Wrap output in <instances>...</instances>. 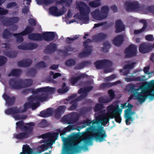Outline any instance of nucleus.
<instances>
[{
	"label": "nucleus",
	"mask_w": 154,
	"mask_h": 154,
	"mask_svg": "<svg viewBox=\"0 0 154 154\" xmlns=\"http://www.w3.org/2000/svg\"><path fill=\"white\" fill-rule=\"evenodd\" d=\"M97 115V114H95V117ZM95 120L96 118L93 121L87 119L83 121L82 127V128H84L87 126H90L86 128V131L91 135V137H88L83 138L82 141L85 144H88L90 142L91 138L100 142L106 141V138L107 137V135L106 131L103 129V127L97 125L96 124H93L94 122L95 121Z\"/></svg>",
	"instance_id": "1"
},
{
	"label": "nucleus",
	"mask_w": 154,
	"mask_h": 154,
	"mask_svg": "<svg viewBox=\"0 0 154 154\" xmlns=\"http://www.w3.org/2000/svg\"><path fill=\"white\" fill-rule=\"evenodd\" d=\"M151 81L150 85L152 86ZM128 91L133 93L129 98V100L132 99L138 100L140 103L144 102L148 97L153 98L154 97V89L149 90L144 86H139L138 84H130L127 86Z\"/></svg>",
	"instance_id": "2"
},
{
	"label": "nucleus",
	"mask_w": 154,
	"mask_h": 154,
	"mask_svg": "<svg viewBox=\"0 0 154 154\" xmlns=\"http://www.w3.org/2000/svg\"><path fill=\"white\" fill-rule=\"evenodd\" d=\"M79 136L78 134L75 133L70 137L69 141L66 139V141L64 144L63 154H74L75 152H79L82 149L88 150V148L86 145L80 146L79 143L76 141Z\"/></svg>",
	"instance_id": "3"
},
{
	"label": "nucleus",
	"mask_w": 154,
	"mask_h": 154,
	"mask_svg": "<svg viewBox=\"0 0 154 154\" xmlns=\"http://www.w3.org/2000/svg\"><path fill=\"white\" fill-rule=\"evenodd\" d=\"M77 8L79 11L80 16L79 19L85 24L88 23L89 21V14L91 12L90 8L86 3L80 2L77 4Z\"/></svg>",
	"instance_id": "4"
},
{
	"label": "nucleus",
	"mask_w": 154,
	"mask_h": 154,
	"mask_svg": "<svg viewBox=\"0 0 154 154\" xmlns=\"http://www.w3.org/2000/svg\"><path fill=\"white\" fill-rule=\"evenodd\" d=\"M109 11V8L108 6L105 5L101 7L100 11L99 9H96L92 11L91 14L95 19L101 20L107 17Z\"/></svg>",
	"instance_id": "5"
},
{
	"label": "nucleus",
	"mask_w": 154,
	"mask_h": 154,
	"mask_svg": "<svg viewBox=\"0 0 154 154\" xmlns=\"http://www.w3.org/2000/svg\"><path fill=\"white\" fill-rule=\"evenodd\" d=\"M79 118V115L76 112H73L64 116L61 122L64 123L70 124L76 122Z\"/></svg>",
	"instance_id": "6"
},
{
	"label": "nucleus",
	"mask_w": 154,
	"mask_h": 154,
	"mask_svg": "<svg viewBox=\"0 0 154 154\" xmlns=\"http://www.w3.org/2000/svg\"><path fill=\"white\" fill-rule=\"evenodd\" d=\"M107 113H106L107 115L110 116V118L113 119L115 118V116L118 113H121L122 109H120L118 105L111 104L108 106L107 107Z\"/></svg>",
	"instance_id": "7"
},
{
	"label": "nucleus",
	"mask_w": 154,
	"mask_h": 154,
	"mask_svg": "<svg viewBox=\"0 0 154 154\" xmlns=\"http://www.w3.org/2000/svg\"><path fill=\"white\" fill-rule=\"evenodd\" d=\"M92 41L90 38H88L83 42V46L84 47V51L79 54V56L81 57H84L90 55L92 53V46L88 45V43L92 42Z\"/></svg>",
	"instance_id": "8"
},
{
	"label": "nucleus",
	"mask_w": 154,
	"mask_h": 154,
	"mask_svg": "<svg viewBox=\"0 0 154 154\" xmlns=\"http://www.w3.org/2000/svg\"><path fill=\"white\" fill-rule=\"evenodd\" d=\"M96 116L95 121L94 122L93 124H96L97 125L101 126L100 125L102 124L103 125H105L109 122L110 116L107 115L106 114H97Z\"/></svg>",
	"instance_id": "9"
},
{
	"label": "nucleus",
	"mask_w": 154,
	"mask_h": 154,
	"mask_svg": "<svg viewBox=\"0 0 154 154\" xmlns=\"http://www.w3.org/2000/svg\"><path fill=\"white\" fill-rule=\"evenodd\" d=\"M58 136V133L57 132H48L41 135L40 137L43 139L48 138L46 143L47 144H52Z\"/></svg>",
	"instance_id": "10"
},
{
	"label": "nucleus",
	"mask_w": 154,
	"mask_h": 154,
	"mask_svg": "<svg viewBox=\"0 0 154 154\" xmlns=\"http://www.w3.org/2000/svg\"><path fill=\"white\" fill-rule=\"evenodd\" d=\"M26 125H24V123L23 121H20L16 123L17 128L20 129L23 128L25 131L32 132L33 131V127L35 125L34 122H30L25 124Z\"/></svg>",
	"instance_id": "11"
},
{
	"label": "nucleus",
	"mask_w": 154,
	"mask_h": 154,
	"mask_svg": "<svg viewBox=\"0 0 154 154\" xmlns=\"http://www.w3.org/2000/svg\"><path fill=\"white\" fill-rule=\"evenodd\" d=\"M22 79L15 78L10 79L9 84L11 89L18 90L23 88L21 83Z\"/></svg>",
	"instance_id": "12"
},
{
	"label": "nucleus",
	"mask_w": 154,
	"mask_h": 154,
	"mask_svg": "<svg viewBox=\"0 0 154 154\" xmlns=\"http://www.w3.org/2000/svg\"><path fill=\"white\" fill-rule=\"evenodd\" d=\"M137 52L136 46L134 44H131L127 48L125 51V57L131 58L135 56Z\"/></svg>",
	"instance_id": "13"
},
{
	"label": "nucleus",
	"mask_w": 154,
	"mask_h": 154,
	"mask_svg": "<svg viewBox=\"0 0 154 154\" xmlns=\"http://www.w3.org/2000/svg\"><path fill=\"white\" fill-rule=\"evenodd\" d=\"M138 2L137 1L133 2L126 1L125 5L126 7V10L127 11L131 12L133 11H137L139 6Z\"/></svg>",
	"instance_id": "14"
},
{
	"label": "nucleus",
	"mask_w": 154,
	"mask_h": 154,
	"mask_svg": "<svg viewBox=\"0 0 154 154\" xmlns=\"http://www.w3.org/2000/svg\"><path fill=\"white\" fill-rule=\"evenodd\" d=\"M94 65L96 68L98 69L109 67L111 65L112 63L109 60L103 59L97 61L94 63Z\"/></svg>",
	"instance_id": "15"
},
{
	"label": "nucleus",
	"mask_w": 154,
	"mask_h": 154,
	"mask_svg": "<svg viewBox=\"0 0 154 154\" xmlns=\"http://www.w3.org/2000/svg\"><path fill=\"white\" fill-rule=\"evenodd\" d=\"M81 97L79 96L74 99L69 101H67L66 102H65V104L69 103L71 105L68 108L69 110L71 111L74 110L77 108L78 105V101L83 100Z\"/></svg>",
	"instance_id": "16"
},
{
	"label": "nucleus",
	"mask_w": 154,
	"mask_h": 154,
	"mask_svg": "<svg viewBox=\"0 0 154 154\" xmlns=\"http://www.w3.org/2000/svg\"><path fill=\"white\" fill-rule=\"evenodd\" d=\"M57 49V45L53 43H50L45 47L44 52L47 54H51L56 51Z\"/></svg>",
	"instance_id": "17"
},
{
	"label": "nucleus",
	"mask_w": 154,
	"mask_h": 154,
	"mask_svg": "<svg viewBox=\"0 0 154 154\" xmlns=\"http://www.w3.org/2000/svg\"><path fill=\"white\" fill-rule=\"evenodd\" d=\"M93 87L92 86H89L84 88H81L78 90V93L79 94H82L79 96L82 98L83 99H84L87 95V93L91 91L93 89Z\"/></svg>",
	"instance_id": "18"
},
{
	"label": "nucleus",
	"mask_w": 154,
	"mask_h": 154,
	"mask_svg": "<svg viewBox=\"0 0 154 154\" xmlns=\"http://www.w3.org/2000/svg\"><path fill=\"white\" fill-rule=\"evenodd\" d=\"M108 35L106 34L103 32H100L92 36L93 41L96 42H98L103 41L106 39Z\"/></svg>",
	"instance_id": "19"
},
{
	"label": "nucleus",
	"mask_w": 154,
	"mask_h": 154,
	"mask_svg": "<svg viewBox=\"0 0 154 154\" xmlns=\"http://www.w3.org/2000/svg\"><path fill=\"white\" fill-rule=\"evenodd\" d=\"M115 28L116 33H119L125 30V25L121 20H116Z\"/></svg>",
	"instance_id": "20"
},
{
	"label": "nucleus",
	"mask_w": 154,
	"mask_h": 154,
	"mask_svg": "<svg viewBox=\"0 0 154 154\" xmlns=\"http://www.w3.org/2000/svg\"><path fill=\"white\" fill-rule=\"evenodd\" d=\"M43 39L46 41L49 42L53 40L55 37V34L54 32H43Z\"/></svg>",
	"instance_id": "21"
},
{
	"label": "nucleus",
	"mask_w": 154,
	"mask_h": 154,
	"mask_svg": "<svg viewBox=\"0 0 154 154\" xmlns=\"http://www.w3.org/2000/svg\"><path fill=\"white\" fill-rule=\"evenodd\" d=\"M28 38L31 40L37 41H42L43 40L42 34L38 33H31L28 35Z\"/></svg>",
	"instance_id": "22"
},
{
	"label": "nucleus",
	"mask_w": 154,
	"mask_h": 154,
	"mask_svg": "<svg viewBox=\"0 0 154 154\" xmlns=\"http://www.w3.org/2000/svg\"><path fill=\"white\" fill-rule=\"evenodd\" d=\"M41 1L45 5H47L51 4H52L55 2L56 5H61L63 4L66 3L68 4V2H66V0H41Z\"/></svg>",
	"instance_id": "23"
},
{
	"label": "nucleus",
	"mask_w": 154,
	"mask_h": 154,
	"mask_svg": "<svg viewBox=\"0 0 154 154\" xmlns=\"http://www.w3.org/2000/svg\"><path fill=\"white\" fill-rule=\"evenodd\" d=\"M66 106H59L57 109H55L54 112L55 113V117L56 118L60 117L61 114L63 113L66 109Z\"/></svg>",
	"instance_id": "24"
},
{
	"label": "nucleus",
	"mask_w": 154,
	"mask_h": 154,
	"mask_svg": "<svg viewBox=\"0 0 154 154\" xmlns=\"http://www.w3.org/2000/svg\"><path fill=\"white\" fill-rule=\"evenodd\" d=\"M55 88L50 87L49 86L37 88V92H44L50 94L54 93L55 91Z\"/></svg>",
	"instance_id": "25"
},
{
	"label": "nucleus",
	"mask_w": 154,
	"mask_h": 154,
	"mask_svg": "<svg viewBox=\"0 0 154 154\" xmlns=\"http://www.w3.org/2000/svg\"><path fill=\"white\" fill-rule=\"evenodd\" d=\"M20 112H21V107L18 108L17 106L12 107L5 111V113L7 115L16 114Z\"/></svg>",
	"instance_id": "26"
},
{
	"label": "nucleus",
	"mask_w": 154,
	"mask_h": 154,
	"mask_svg": "<svg viewBox=\"0 0 154 154\" xmlns=\"http://www.w3.org/2000/svg\"><path fill=\"white\" fill-rule=\"evenodd\" d=\"M32 63V60L29 59H26L19 61L17 65L20 67H26L30 66Z\"/></svg>",
	"instance_id": "27"
},
{
	"label": "nucleus",
	"mask_w": 154,
	"mask_h": 154,
	"mask_svg": "<svg viewBox=\"0 0 154 154\" xmlns=\"http://www.w3.org/2000/svg\"><path fill=\"white\" fill-rule=\"evenodd\" d=\"M3 97L5 100L6 103L8 106H12L14 103L15 98L13 96L12 97H10L6 94H4L3 95Z\"/></svg>",
	"instance_id": "28"
},
{
	"label": "nucleus",
	"mask_w": 154,
	"mask_h": 154,
	"mask_svg": "<svg viewBox=\"0 0 154 154\" xmlns=\"http://www.w3.org/2000/svg\"><path fill=\"white\" fill-rule=\"evenodd\" d=\"M31 132L29 131L24 132L20 133L18 134H14V137L15 138L23 140L24 138H28L29 136V134Z\"/></svg>",
	"instance_id": "29"
},
{
	"label": "nucleus",
	"mask_w": 154,
	"mask_h": 154,
	"mask_svg": "<svg viewBox=\"0 0 154 154\" xmlns=\"http://www.w3.org/2000/svg\"><path fill=\"white\" fill-rule=\"evenodd\" d=\"M139 51L142 53H146L150 51L149 46L145 43L141 44L139 47Z\"/></svg>",
	"instance_id": "30"
},
{
	"label": "nucleus",
	"mask_w": 154,
	"mask_h": 154,
	"mask_svg": "<svg viewBox=\"0 0 154 154\" xmlns=\"http://www.w3.org/2000/svg\"><path fill=\"white\" fill-rule=\"evenodd\" d=\"M124 37L122 35H120L115 37L113 40V44L117 46H120L123 43Z\"/></svg>",
	"instance_id": "31"
},
{
	"label": "nucleus",
	"mask_w": 154,
	"mask_h": 154,
	"mask_svg": "<svg viewBox=\"0 0 154 154\" xmlns=\"http://www.w3.org/2000/svg\"><path fill=\"white\" fill-rule=\"evenodd\" d=\"M52 112V109L49 108L47 109L46 110H43L41 111L38 115L43 118H47L51 116Z\"/></svg>",
	"instance_id": "32"
},
{
	"label": "nucleus",
	"mask_w": 154,
	"mask_h": 154,
	"mask_svg": "<svg viewBox=\"0 0 154 154\" xmlns=\"http://www.w3.org/2000/svg\"><path fill=\"white\" fill-rule=\"evenodd\" d=\"M22 70L19 69H12L11 71L8 73V76L9 77L19 76L22 72Z\"/></svg>",
	"instance_id": "33"
},
{
	"label": "nucleus",
	"mask_w": 154,
	"mask_h": 154,
	"mask_svg": "<svg viewBox=\"0 0 154 154\" xmlns=\"http://www.w3.org/2000/svg\"><path fill=\"white\" fill-rule=\"evenodd\" d=\"M13 34L12 33L8 28L5 29L2 33V36L5 39H9L13 35Z\"/></svg>",
	"instance_id": "34"
},
{
	"label": "nucleus",
	"mask_w": 154,
	"mask_h": 154,
	"mask_svg": "<svg viewBox=\"0 0 154 154\" xmlns=\"http://www.w3.org/2000/svg\"><path fill=\"white\" fill-rule=\"evenodd\" d=\"M4 54L9 58H14L17 56V53L15 51H9L4 52Z\"/></svg>",
	"instance_id": "35"
},
{
	"label": "nucleus",
	"mask_w": 154,
	"mask_h": 154,
	"mask_svg": "<svg viewBox=\"0 0 154 154\" xmlns=\"http://www.w3.org/2000/svg\"><path fill=\"white\" fill-rule=\"evenodd\" d=\"M35 99V97H31L29 98V101L30 104V108H32V109H36L38 106V103H33L34 100Z\"/></svg>",
	"instance_id": "36"
},
{
	"label": "nucleus",
	"mask_w": 154,
	"mask_h": 154,
	"mask_svg": "<svg viewBox=\"0 0 154 154\" xmlns=\"http://www.w3.org/2000/svg\"><path fill=\"white\" fill-rule=\"evenodd\" d=\"M34 28L33 27L31 26H27L25 28V29L22 31L21 32L22 34H23L24 36L29 35L34 30Z\"/></svg>",
	"instance_id": "37"
},
{
	"label": "nucleus",
	"mask_w": 154,
	"mask_h": 154,
	"mask_svg": "<svg viewBox=\"0 0 154 154\" xmlns=\"http://www.w3.org/2000/svg\"><path fill=\"white\" fill-rule=\"evenodd\" d=\"M22 81L23 88L29 87L32 84V80L31 79H26L24 80H22Z\"/></svg>",
	"instance_id": "38"
},
{
	"label": "nucleus",
	"mask_w": 154,
	"mask_h": 154,
	"mask_svg": "<svg viewBox=\"0 0 154 154\" xmlns=\"http://www.w3.org/2000/svg\"><path fill=\"white\" fill-rule=\"evenodd\" d=\"M50 12L54 16L58 17V9L56 6H53L50 7L49 9Z\"/></svg>",
	"instance_id": "39"
},
{
	"label": "nucleus",
	"mask_w": 154,
	"mask_h": 154,
	"mask_svg": "<svg viewBox=\"0 0 154 154\" xmlns=\"http://www.w3.org/2000/svg\"><path fill=\"white\" fill-rule=\"evenodd\" d=\"M21 33V32H20L18 33H13V34L16 38V41L17 42L21 43L23 41L24 39L22 36L24 35Z\"/></svg>",
	"instance_id": "40"
},
{
	"label": "nucleus",
	"mask_w": 154,
	"mask_h": 154,
	"mask_svg": "<svg viewBox=\"0 0 154 154\" xmlns=\"http://www.w3.org/2000/svg\"><path fill=\"white\" fill-rule=\"evenodd\" d=\"M91 109L89 107H84L80 109V114L81 116H84L86 115V114L89 112Z\"/></svg>",
	"instance_id": "41"
},
{
	"label": "nucleus",
	"mask_w": 154,
	"mask_h": 154,
	"mask_svg": "<svg viewBox=\"0 0 154 154\" xmlns=\"http://www.w3.org/2000/svg\"><path fill=\"white\" fill-rule=\"evenodd\" d=\"M89 5L92 8L99 7L101 5V3L98 1H92L89 2Z\"/></svg>",
	"instance_id": "42"
},
{
	"label": "nucleus",
	"mask_w": 154,
	"mask_h": 154,
	"mask_svg": "<svg viewBox=\"0 0 154 154\" xmlns=\"http://www.w3.org/2000/svg\"><path fill=\"white\" fill-rule=\"evenodd\" d=\"M125 81L128 82H129L134 81H142L144 80V79L141 78V76L137 77H134V76L132 78L126 77L125 79Z\"/></svg>",
	"instance_id": "43"
},
{
	"label": "nucleus",
	"mask_w": 154,
	"mask_h": 154,
	"mask_svg": "<svg viewBox=\"0 0 154 154\" xmlns=\"http://www.w3.org/2000/svg\"><path fill=\"white\" fill-rule=\"evenodd\" d=\"M125 122L126 125H128L130 124L131 122L129 121H133V119L130 115V113L125 112Z\"/></svg>",
	"instance_id": "44"
},
{
	"label": "nucleus",
	"mask_w": 154,
	"mask_h": 154,
	"mask_svg": "<svg viewBox=\"0 0 154 154\" xmlns=\"http://www.w3.org/2000/svg\"><path fill=\"white\" fill-rule=\"evenodd\" d=\"M27 50H32L36 49L38 46V45L36 43H27Z\"/></svg>",
	"instance_id": "45"
},
{
	"label": "nucleus",
	"mask_w": 154,
	"mask_h": 154,
	"mask_svg": "<svg viewBox=\"0 0 154 154\" xmlns=\"http://www.w3.org/2000/svg\"><path fill=\"white\" fill-rule=\"evenodd\" d=\"M103 45L104 47L102 48V51L104 52H107L111 47V44L108 41H106L103 43Z\"/></svg>",
	"instance_id": "46"
},
{
	"label": "nucleus",
	"mask_w": 154,
	"mask_h": 154,
	"mask_svg": "<svg viewBox=\"0 0 154 154\" xmlns=\"http://www.w3.org/2000/svg\"><path fill=\"white\" fill-rule=\"evenodd\" d=\"M37 89L35 90H34L32 88L26 89L25 90H23L22 91V93L25 94H27L31 92H32L33 94H36L38 93V92H37Z\"/></svg>",
	"instance_id": "47"
},
{
	"label": "nucleus",
	"mask_w": 154,
	"mask_h": 154,
	"mask_svg": "<svg viewBox=\"0 0 154 154\" xmlns=\"http://www.w3.org/2000/svg\"><path fill=\"white\" fill-rule=\"evenodd\" d=\"M76 62L75 60L70 58L67 60L65 62V64L67 66H70L75 65Z\"/></svg>",
	"instance_id": "48"
},
{
	"label": "nucleus",
	"mask_w": 154,
	"mask_h": 154,
	"mask_svg": "<svg viewBox=\"0 0 154 154\" xmlns=\"http://www.w3.org/2000/svg\"><path fill=\"white\" fill-rule=\"evenodd\" d=\"M149 6L143 4H139L138 11H148V7Z\"/></svg>",
	"instance_id": "49"
},
{
	"label": "nucleus",
	"mask_w": 154,
	"mask_h": 154,
	"mask_svg": "<svg viewBox=\"0 0 154 154\" xmlns=\"http://www.w3.org/2000/svg\"><path fill=\"white\" fill-rule=\"evenodd\" d=\"M35 66L37 68H42L46 67L47 66L44 61H41L36 63Z\"/></svg>",
	"instance_id": "50"
},
{
	"label": "nucleus",
	"mask_w": 154,
	"mask_h": 154,
	"mask_svg": "<svg viewBox=\"0 0 154 154\" xmlns=\"http://www.w3.org/2000/svg\"><path fill=\"white\" fill-rule=\"evenodd\" d=\"M79 37L77 35H75L72 38H70L68 37L66 38L65 42L68 44L72 43V42L75 40L78 39Z\"/></svg>",
	"instance_id": "51"
},
{
	"label": "nucleus",
	"mask_w": 154,
	"mask_h": 154,
	"mask_svg": "<svg viewBox=\"0 0 154 154\" xmlns=\"http://www.w3.org/2000/svg\"><path fill=\"white\" fill-rule=\"evenodd\" d=\"M48 95H45L44 96H39L35 97L37 100L41 102H43L46 100L48 99Z\"/></svg>",
	"instance_id": "52"
},
{
	"label": "nucleus",
	"mask_w": 154,
	"mask_h": 154,
	"mask_svg": "<svg viewBox=\"0 0 154 154\" xmlns=\"http://www.w3.org/2000/svg\"><path fill=\"white\" fill-rule=\"evenodd\" d=\"M37 72L36 69L33 68L30 69L27 72V74L31 77H34Z\"/></svg>",
	"instance_id": "53"
},
{
	"label": "nucleus",
	"mask_w": 154,
	"mask_h": 154,
	"mask_svg": "<svg viewBox=\"0 0 154 154\" xmlns=\"http://www.w3.org/2000/svg\"><path fill=\"white\" fill-rule=\"evenodd\" d=\"M98 101L102 104L107 103L110 101L108 97L106 98L103 97H100L98 99Z\"/></svg>",
	"instance_id": "54"
},
{
	"label": "nucleus",
	"mask_w": 154,
	"mask_h": 154,
	"mask_svg": "<svg viewBox=\"0 0 154 154\" xmlns=\"http://www.w3.org/2000/svg\"><path fill=\"white\" fill-rule=\"evenodd\" d=\"M7 60V58L3 56L0 55V66L5 64Z\"/></svg>",
	"instance_id": "55"
},
{
	"label": "nucleus",
	"mask_w": 154,
	"mask_h": 154,
	"mask_svg": "<svg viewBox=\"0 0 154 154\" xmlns=\"http://www.w3.org/2000/svg\"><path fill=\"white\" fill-rule=\"evenodd\" d=\"M19 17H13L10 18L8 22L10 23H16L19 21Z\"/></svg>",
	"instance_id": "56"
},
{
	"label": "nucleus",
	"mask_w": 154,
	"mask_h": 154,
	"mask_svg": "<svg viewBox=\"0 0 154 154\" xmlns=\"http://www.w3.org/2000/svg\"><path fill=\"white\" fill-rule=\"evenodd\" d=\"M21 107V113L24 112L27 110L29 108H30V104L29 101L28 103H25L23 105V109L22 110V107Z\"/></svg>",
	"instance_id": "57"
},
{
	"label": "nucleus",
	"mask_w": 154,
	"mask_h": 154,
	"mask_svg": "<svg viewBox=\"0 0 154 154\" xmlns=\"http://www.w3.org/2000/svg\"><path fill=\"white\" fill-rule=\"evenodd\" d=\"M108 94L109 95V97H108L110 101L115 97V95L114 92L112 90H109L108 91Z\"/></svg>",
	"instance_id": "58"
},
{
	"label": "nucleus",
	"mask_w": 154,
	"mask_h": 154,
	"mask_svg": "<svg viewBox=\"0 0 154 154\" xmlns=\"http://www.w3.org/2000/svg\"><path fill=\"white\" fill-rule=\"evenodd\" d=\"M17 6V5L16 2H12L7 3L6 5V8H7L9 9L14 8Z\"/></svg>",
	"instance_id": "59"
},
{
	"label": "nucleus",
	"mask_w": 154,
	"mask_h": 154,
	"mask_svg": "<svg viewBox=\"0 0 154 154\" xmlns=\"http://www.w3.org/2000/svg\"><path fill=\"white\" fill-rule=\"evenodd\" d=\"M135 64V63H132L130 64L125 65L124 66L123 69L124 70H126V69L129 70V69H132L134 67Z\"/></svg>",
	"instance_id": "60"
},
{
	"label": "nucleus",
	"mask_w": 154,
	"mask_h": 154,
	"mask_svg": "<svg viewBox=\"0 0 154 154\" xmlns=\"http://www.w3.org/2000/svg\"><path fill=\"white\" fill-rule=\"evenodd\" d=\"M103 106L102 104H97L95 107L94 110L95 112H97L103 109Z\"/></svg>",
	"instance_id": "61"
},
{
	"label": "nucleus",
	"mask_w": 154,
	"mask_h": 154,
	"mask_svg": "<svg viewBox=\"0 0 154 154\" xmlns=\"http://www.w3.org/2000/svg\"><path fill=\"white\" fill-rule=\"evenodd\" d=\"M112 86V85L109 83H102L100 86V88L101 89H104L108 88Z\"/></svg>",
	"instance_id": "62"
},
{
	"label": "nucleus",
	"mask_w": 154,
	"mask_h": 154,
	"mask_svg": "<svg viewBox=\"0 0 154 154\" xmlns=\"http://www.w3.org/2000/svg\"><path fill=\"white\" fill-rule=\"evenodd\" d=\"M121 114V113H118L117 115H116V116H115V118H114L116 122L119 123L121 122L122 121L121 117L120 116Z\"/></svg>",
	"instance_id": "63"
},
{
	"label": "nucleus",
	"mask_w": 154,
	"mask_h": 154,
	"mask_svg": "<svg viewBox=\"0 0 154 154\" xmlns=\"http://www.w3.org/2000/svg\"><path fill=\"white\" fill-rule=\"evenodd\" d=\"M39 126L42 128L47 127L48 126L47 122L46 120H43L39 124Z\"/></svg>",
	"instance_id": "64"
}]
</instances>
